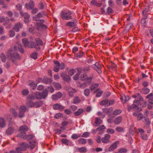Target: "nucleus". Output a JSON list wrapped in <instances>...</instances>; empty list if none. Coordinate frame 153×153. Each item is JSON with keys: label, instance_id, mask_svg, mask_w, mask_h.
Wrapping results in <instances>:
<instances>
[{"label": "nucleus", "instance_id": "nucleus-1", "mask_svg": "<svg viewBox=\"0 0 153 153\" xmlns=\"http://www.w3.org/2000/svg\"><path fill=\"white\" fill-rule=\"evenodd\" d=\"M132 97L136 99L134 101L133 104L131 106L128 107V111L133 110L134 111H137V112H134L133 113V116L137 117L138 120H141L143 117L142 113L139 112L141 111V108H139L138 105L140 104L142 107L145 106L147 104L146 100H143V98L139 93H136L132 95Z\"/></svg>", "mask_w": 153, "mask_h": 153}, {"label": "nucleus", "instance_id": "nucleus-2", "mask_svg": "<svg viewBox=\"0 0 153 153\" xmlns=\"http://www.w3.org/2000/svg\"><path fill=\"white\" fill-rule=\"evenodd\" d=\"M16 50L17 47L14 46L13 48L9 50L7 52V55L8 58L15 63L16 62L17 60L20 59L21 58L20 56L17 53Z\"/></svg>", "mask_w": 153, "mask_h": 153}, {"label": "nucleus", "instance_id": "nucleus-3", "mask_svg": "<svg viewBox=\"0 0 153 153\" xmlns=\"http://www.w3.org/2000/svg\"><path fill=\"white\" fill-rule=\"evenodd\" d=\"M35 99V97L33 95H29L27 97L26 105L29 107H34L38 108L40 107L43 104V102L41 101H36L35 102H33Z\"/></svg>", "mask_w": 153, "mask_h": 153}, {"label": "nucleus", "instance_id": "nucleus-4", "mask_svg": "<svg viewBox=\"0 0 153 153\" xmlns=\"http://www.w3.org/2000/svg\"><path fill=\"white\" fill-rule=\"evenodd\" d=\"M22 42L25 47L31 48H34L37 50H39L40 48V47H37L36 48V43L32 40L28 41L26 38L23 39Z\"/></svg>", "mask_w": 153, "mask_h": 153}, {"label": "nucleus", "instance_id": "nucleus-5", "mask_svg": "<svg viewBox=\"0 0 153 153\" xmlns=\"http://www.w3.org/2000/svg\"><path fill=\"white\" fill-rule=\"evenodd\" d=\"M30 145L29 146L25 143L22 142L20 144V148L22 151L26 150L27 147H29L30 149H32L37 145V143L35 141H32L30 142Z\"/></svg>", "mask_w": 153, "mask_h": 153}, {"label": "nucleus", "instance_id": "nucleus-6", "mask_svg": "<svg viewBox=\"0 0 153 153\" xmlns=\"http://www.w3.org/2000/svg\"><path fill=\"white\" fill-rule=\"evenodd\" d=\"M27 126L25 125L19 127V130L20 132L17 135L19 137H24L26 135V132L28 130Z\"/></svg>", "mask_w": 153, "mask_h": 153}, {"label": "nucleus", "instance_id": "nucleus-7", "mask_svg": "<svg viewBox=\"0 0 153 153\" xmlns=\"http://www.w3.org/2000/svg\"><path fill=\"white\" fill-rule=\"evenodd\" d=\"M71 15L72 12L70 11H62L61 16L63 20H69L72 19Z\"/></svg>", "mask_w": 153, "mask_h": 153}, {"label": "nucleus", "instance_id": "nucleus-8", "mask_svg": "<svg viewBox=\"0 0 153 153\" xmlns=\"http://www.w3.org/2000/svg\"><path fill=\"white\" fill-rule=\"evenodd\" d=\"M135 132L137 133H140V137L141 139L144 140H147L148 136L145 133V131L142 128H139L138 130L135 131Z\"/></svg>", "mask_w": 153, "mask_h": 153}, {"label": "nucleus", "instance_id": "nucleus-9", "mask_svg": "<svg viewBox=\"0 0 153 153\" xmlns=\"http://www.w3.org/2000/svg\"><path fill=\"white\" fill-rule=\"evenodd\" d=\"M36 23V27L38 30H41L42 28H47V26L44 25V20H40L38 21Z\"/></svg>", "mask_w": 153, "mask_h": 153}, {"label": "nucleus", "instance_id": "nucleus-10", "mask_svg": "<svg viewBox=\"0 0 153 153\" xmlns=\"http://www.w3.org/2000/svg\"><path fill=\"white\" fill-rule=\"evenodd\" d=\"M91 67L94 70H96L98 74L102 73L101 66L99 63L96 62L94 64L92 65Z\"/></svg>", "mask_w": 153, "mask_h": 153}, {"label": "nucleus", "instance_id": "nucleus-11", "mask_svg": "<svg viewBox=\"0 0 153 153\" xmlns=\"http://www.w3.org/2000/svg\"><path fill=\"white\" fill-rule=\"evenodd\" d=\"M27 110V108L25 106H22L19 108V117H23L24 116V113Z\"/></svg>", "mask_w": 153, "mask_h": 153}, {"label": "nucleus", "instance_id": "nucleus-12", "mask_svg": "<svg viewBox=\"0 0 153 153\" xmlns=\"http://www.w3.org/2000/svg\"><path fill=\"white\" fill-rule=\"evenodd\" d=\"M23 27V25L21 23H17L15 24L13 29L16 32H18L19 31L20 29L22 28Z\"/></svg>", "mask_w": 153, "mask_h": 153}, {"label": "nucleus", "instance_id": "nucleus-13", "mask_svg": "<svg viewBox=\"0 0 153 153\" xmlns=\"http://www.w3.org/2000/svg\"><path fill=\"white\" fill-rule=\"evenodd\" d=\"M53 108L54 110H59L60 111H63L65 107L61 104L58 103H56L53 105Z\"/></svg>", "mask_w": 153, "mask_h": 153}, {"label": "nucleus", "instance_id": "nucleus-14", "mask_svg": "<svg viewBox=\"0 0 153 153\" xmlns=\"http://www.w3.org/2000/svg\"><path fill=\"white\" fill-rule=\"evenodd\" d=\"M111 136L108 134H105L104 137L102 138L101 141L104 143H107L110 141Z\"/></svg>", "mask_w": 153, "mask_h": 153}, {"label": "nucleus", "instance_id": "nucleus-15", "mask_svg": "<svg viewBox=\"0 0 153 153\" xmlns=\"http://www.w3.org/2000/svg\"><path fill=\"white\" fill-rule=\"evenodd\" d=\"M35 3L33 0H30L28 3L25 4V6L28 9H32L34 7Z\"/></svg>", "mask_w": 153, "mask_h": 153}, {"label": "nucleus", "instance_id": "nucleus-16", "mask_svg": "<svg viewBox=\"0 0 153 153\" xmlns=\"http://www.w3.org/2000/svg\"><path fill=\"white\" fill-rule=\"evenodd\" d=\"M80 79L82 81L86 80L89 82H91L92 79V77H88L87 75L84 74L81 75Z\"/></svg>", "mask_w": 153, "mask_h": 153}, {"label": "nucleus", "instance_id": "nucleus-17", "mask_svg": "<svg viewBox=\"0 0 153 153\" xmlns=\"http://www.w3.org/2000/svg\"><path fill=\"white\" fill-rule=\"evenodd\" d=\"M62 96V94L60 92H58L52 96L51 98L53 100H56L60 98Z\"/></svg>", "mask_w": 153, "mask_h": 153}, {"label": "nucleus", "instance_id": "nucleus-18", "mask_svg": "<svg viewBox=\"0 0 153 153\" xmlns=\"http://www.w3.org/2000/svg\"><path fill=\"white\" fill-rule=\"evenodd\" d=\"M118 141H116L109 148L108 150L109 151H112L116 149L117 147V145L119 144Z\"/></svg>", "mask_w": 153, "mask_h": 153}, {"label": "nucleus", "instance_id": "nucleus-19", "mask_svg": "<svg viewBox=\"0 0 153 153\" xmlns=\"http://www.w3.org/2000/svg\"><path fill=\"white\" fill-rule=\"evenodd\" d=\"M69 96L71 97L74 96V94L76 93L77 90L76 89L73 88H70L68 90Z\"/></svg>", "mask_w": 153, "mask_h": 153}, {"label": "nucleus", "instance_id": "nucleus-20", "mask_svg": "<svg viewBox=\"0 0 153 153\" xmlns=\"http://www.w3.org/2000/svg\"><path fill=\"white\" fill-rule=\"evenodd\" d=\"M61 76L63 78L64 80L66 81H69L70 79V77L66 74L65 73H62Z\"/></svg>", "mask_w": 153, "mask_h": 153}, {"label": "nucleus", "instance_id": "nucleus-21", "mask_svg": "<svg viewBox=\"0 0 153 153\" xmlns=\"http://www.w3.org/2000/svg\"><path fill=\"white\" fill-rule=\"evenodd\" d=\"M122 118L121 116H119L115 118L114 121V123L116 125H118L122 122Z\"/></svg>", "mask_w": 153, "mask_h": 153}, {"label": "nucleus", "instance_id": "nucleus-22", "mask_svg": "<svg viewBox=\"0 0 153 153\" xmlns=\"http://www.w3.org/2000/svg\"><path fill=\"white\" fill-rule=\"evenodd\" d=\"M146 98L149 99V102L150 103L153 104V95L150 93L146 97Z\"/></svg>", "mask_w": 153, "mask_h": 153}, {"label": "nucleus", "instance_id": "nucleus-23", "mask_svg": "<svg viewBox=\"0 0 153 153\" xmlns=\"http://www.w3.org/2000/svg\"><path fill=\"white\" fill-rule=\"evenodd\" d=\"M20 13L22 16L25 19H28L30 18V15L27 13H23L22 11H20Z\"/></svg>", "mask_w": 153, "mask_h": 153}, {"label": "nucleus", "instance_id": "nucleus-24", "mask_svg": "<svg viewBox=\"0 0 153 153\" xmlns=\"http://www.w3.org/2000/svg\"><path fill=\"white\" fill-rule=\"evenodd\" d=\"M78 151L81 153H85L87 151V149L85 147H82L80 148H76Z\"/></svg>", "mask_w": 153, "mask_h": 153}, {"label": "nucleus", "instance_id": "nucleus-25", "mask_svg": "<svg viewBox=\"0 0 153 153\" xmlns=\"http://www.w3.org/2000/svg\"><path fill=\"white\" fill-rule=\"evenodd\" d=\"M43 82L46 84H50L52 82V80L50 78H48L46 77H45L43 79Z\"/></svg>", "mask_w": 153, "mask_h": 153}, {"label": "nucleus", "instance_id": "nucleus-26", "mask_svg": "<svg viewBox=\"0 0 153 153\" xmlns=\"http://www.w3.org/2000/svg\"><path fill=\"white\" fill-rule=\"evenodd\" d=\"M95 119V123L96 125L95 126H98L102 123V121L100 118L97 117H96Z\"/></svg>", "mask_w": 153, "mask_h": 153}, {"label": "nucleus", "instance_id": "nucleus-27", "mask_svg": "<svg viewBox=\"0 0 153 153\" xmlns=\"http://www.w3.org/2000/svg\"><path fill=\"white\" fill-rule=\"evenodd\" d=\"M35 40L36 43V48L37 47H39V45H42V40L39 38H36L35 39Z\"/></svg>", "mask_w": 153, "mask_h": 153}, {"label": "nucleus", "instance_id": "nucleus-28", "mask_svg": "<svg viewBox=\"0 0 153 153\" xmlns=\"http://www.w3.org/2000/svg\"><path fill=\"white\" fill-rule=\"evenodd\" d=\"M83 112L82 109H79L77 111L74 113V115L75 116H78L82 114Z\"/></svg>", "mask_w": 153, "mask_h": 153}, {"label": "nucleus", "instance_id": "nucleus-29", "mask_svg": "<svg viewBox=\"0 0 153 153\" xmlns=\"http://www.w3.org/2000/svg\"><path fill=\"white\" fill-rule=\"evenodd\" d=\"M13 129L11 127L9 128L6 131V134L7 135H10L13 132Z\"/></svg>", "mask_w": 153, "mask_h": 153}, {"label": "nucleus", "instance_id": "nucleus-30", "mask_svg": "<svg viewBox=\"0 0 153 153\" xmlns=\"http://www.w3.org/2000/svg\"><path fill=\"white\" fill-rule=\"evenodd\" d=\"M141 120L143 122L147 123L148 124H150V121H149V118L147 117H145L143 116Z\"/></svg>", "mask_w": 153, "mask_h": 153}, {"label": "nucleus", "instance_id": "nucleus-31", "mask_svg": "<svg viewBox=\"0 0 153 153\" xmlns=\"http://www.w3.org/2000/svg\"><path fill=\"white\" fill-rule=\"evenodd\" d=\"M87 85L85 83H82L80 82H78L77 83V86L82 88H83L86 87Z\"/></svg>", "mask_w": 153, "mask_h": 153}, {"label": "nucleus", "instance_id": "nucleus-32", "mask_svg": "<svg viewBox=\"0 0 153 153\" xmlns=\"http://www.w3.org/2000/svg\"><path fill=\"white\" fill-rule=\"evenodd\" d=\"M35 97L38 100L42 99L41 93L39 92H36L35 94Z\"/></svg>", "mask_w": 153, "mask_h": 153}, {"label": "nucleus", "instance_id": "nucleus-33", "mask_svg": "<svg viewBox=\"0 0 153 153\" xmlns=\"http://www.w3.org/2000/svg\"><path fill=\"white\" fill-rule=\"evenodd\" d=\"M42 96V98H45L48 95V91L47 90L45 89L41 93Z\"/></svg>", "mask_w": 153, "mask_h": 153}, {"label": "nucleus", "instance_id": "nucleus-34", "mask_svg": "<svg viewBox=\"0 0 153 153\" xmlns=\"http://www.w3.org/2000/svg\"><path fill=\"white\" fill-rule=\"evenodd\" d=\"M122 111L120 109H117L114 110L113 112V115H118L121 113Z\"/></svg>", "mask_w": 153, "mask_h": 153}, {"label": "nucleus", "instance_id": "nucleus-35", "mask_svg": "<svg viewBox=\"0 0 153 153\" xmlns=\"http://www.w3.org/2000/svg\"><path fill=\"white\" fill-rule=\"evenodd\" d=\"M108 100H102L100 103L101 105H105V106H108Z\"/></svg>", "mask_w": 153, "mask_h": 153}, {"label": "nucleus", "instance_id": "nucleus-36", "mask_svg": "<svg viewBox=\"0 0 153 153\" xmlns=\"http://www.w3.org/2000/svg\"><path fill=\"white\" fill-rule=\"evenodd\" d=\"M86 140L83 138H80L78 140V143L79 144H84L86 143Z\"/></svg>", "mask_w": 153, "mask_h": 153}, {"label": "nucleus", "instance_id": "nucleus-37", "mask_svg": "<svg viewBox=\"0 0 153 153\" xmlns=\"http://www.w3.org/2000/svg\"><path fill=\"white\" fill-rule=\"evenodd\" d=\"M94 92L97 93L96 96L98 97H100L103 93L102 91L100 90L99 89H97Z\"/></svg>", "mask_w": 153, "mask_h": 153}, {"label": "nucleus", "instance_id": "nucleus-38", "mask_svg": "<svg viewBox=\"0 0 153 153\" xmlns=\"http://www.w3.org/2000/svg\"><path fill=\"white\" fill-rule=\"evenodd\" d=\"M33 136L31 134H29L27 136H24V137H21V138H22L24 139L25 140H30L32 139L33 138Z\"/></svg>", "mask_w": 153, "mask_h": 153}, {"label": "nucleus", "instance_id": "nucleus-39", "mask_svg": "<svg viewBox=\"0 0 153 153\" xmlns=\"http://www.w3.org/2000/svg\"><path fill=\"white\" fill-rule=\"evenodd\" d=\"M42 14L40 13H38L36 17H34L33 19L34 21H38V18H42Z\"/></svg>", "mask_w": 153, "mask_h": 153}, {"label": "nucleus", "instance_id": "nucleus-40", "mask_svg": "<svg viewBox=\"0 0 153 153\" xmlns=\"http://www.w3.org/2000/svg\"><path fill=\"white\" fill-rule=\"evenodd\" d=\"M75 23L74 22H69L67 23L66 25L67 26L72 27L75 26Z\"/></svg>", "mask_w": 153, "mask_h": 153}, {"label": "nucleus", "instance_id": "nucleus-41", "mask_svg": "<svg viewBox=\"0 0 153 153\" xmlns=\"http://www.w3.org/2000/svg\"><path fill=\"white\" fill-rule=\"evenodd\" d=\"M81 102V100L78 97L74 98L73 100V103L74 104L78 103Z\"/></svg>", "mask_w": 153, "mask_h": 153}, {"label": "nucleus", "instance_id": "nucleus-42", "mask_svg": "<svg viewBox=\"0 0 153 153\" xmlns=\"http://www.w3.org/2000/svg\"><path fill=\"white\" fill-rule=\"evenodd\" d=\"M80 135L79 134H74L71 135V138L73 139H76L80 137Z\"/></svg>", "mask_w": 153, "mask_h": 153}, {"label": "nucleus", "instance_id": "nucleus-43", "mask_svg": "<svg viewBox=\"0 0 153 153\" xmlns=\"http://www.w3.org/2000/svg\"><path fill=\"white\" fill-rule=\"evenodd\" d=\"M128 152V150L126 148H123L118 150V152L120 153H126Z\"/></svg>", "mask_w": 153, "mask_h": 153}, {"label": "nucleus", "instance_id": "nucleus-44", "mask_svg": "<svg viewBox=\"0 0 153 153\" xmlns=\"http://www.w3.org/2000/svg\"><path fill=\"white\" fill-rule=\"evenodd\" d=\"M140 91L142 93L145 94H148L149 92V90L148 88H144L142 89Z\"/></svg>", "mask_w": 153, "mask_h": 153}, {"label": "nucleus", "instance_id": "nucleus-45", "mask_svg": "<svg viewBox=\"0 0 153 153\" xmlns=\"http://www.w3.org/2000/svg\"><path fill=\"white\" fill-rule=\"evenodd\" d=\"M16 10L19 11L20 12L22 11L21 10L22 8V5L20 4H18L16 5Z\"/></svg>", "mask_w": 153, "mask_h": 153}, {"label": "nucleus", "instance_id": "nucleus-46", "mask_svg": "<svg viewBox=\"0 0 153 153\" xmlns=\"http://www.w3.org/2000/svg\"><path fill=\"white\" fill-rule=\"evenodd\" d=\"M9 21L10 19L7 17H4L3 22L4 25H6L9 22Z\"/></svg>", "mask_w": 153, "mask_h": 153}, {"label": "nucleus", "instance_id": "nucleus-47", "mask_svg": "<svg viewBox=\"0 0 153 153\" xmlns=\"http://www.w3.org/2000/svg\"><path fill=\"white\" fill-rule=\"evenodd\" d=\"M84 52L80 51L75 55L78 58H80L84 55Z\"/></svg>", "mask_w": 153, "mask_h": 153}, {"label": "nucleus", "instance_id": "nucleus-48", "mask_svg": "<svg viewBox=\"0 0 153 153\" xmlns=\"http://www.w3.org/2000/svg\"><path fill=\"white\" fill-rule=\"evenodd\" d=\"M5 124L4 123V120L2 118H0V127H3L4 126Z\"/></svg>", "mask_w": 153, "mask_h": 153}, {"label": "nucleus", "instance_id": "nucleus-49", "mask_svg": "<svg viewBox=\"0 0 153 153\" xmlns=\"http://www.w3.org/2000/svg\"><path fill=\"white\" fill-rule=\"evenodd\" d=\"M90 91L89 89L87 88L84 90V94L85 96L88 97L90 94Z\"/></svg>", "mask_w": 153, "mask_h": 153}, {"label": "nucleus", "instance_id": "nucleus-50", "mask_svg": "<svg viewBox=\"0 0 153 153\" xmlns=\"http://www.w3.org/2000/svg\"><path fill=\"white\" fill-rule=\"evenodd\" d=\"M54 86L56 89L58 90L60 89L61 88V85L57 83H54Z\"/></svg>", "mask_w": 153, "mask_h": 153}, {"label": "nucleus", "instance_id": "nucleus-51", "mask_svg": "<svg viewBox=\"0 0 153 153\" xmlns=\"http://www.w3.org/2000/svg\"><path fill=\"white\" fill-rule=\"evenodd\" d=\"M98 84H95L92 85L91 87V90H93L97 88L98 86Z\"/></svg>", "mask_w": 153, "mask_h": 153}, {"label": "nucleus", "instance_id": "nucleus-52", "mask_svg": "<svg viewBox=\"0 0 153 153\" xmlns=\"http://www.w3.org/2000/svg\"><path fill=\"white\" fill-rule=\"evenodd\" d=\"M10 111L12 114L14 115L15 117H17L18 114L17 112H16L15 110L13 108H12L10 109Z\"/></svg>", "mask_w": 153, "mask_h": 153}, {"label": "nucleus", "instance_id": "nucleus-53", "mask_svg": "<svg viewBox=\"0 0 153 153\" xmlns=\"http://www.w3.org/2000/svg\"><path fill=\"white\" fill-rule=\"evenodd\" d=\"M29 90L28 89H24L22 91V94L24 96H26L29 93Z\"/></svg>", "mask_w": 153, "mask_h": 153}, {"label": "nucleus", "instance_id": "nucleus-54", "mask_svg": "<svg viewBox=\"0 0 153 153\" xmlns=\"http://www.w3.org/2000/svg\"><path fill=\"white\" fill-rule=\"evenodd\" d=\"M90 134V132H85L81 136L82 137H87L89 136Z\"/></svg>", "mask_w": 153, "mask_h": 153}, {"label": "nucleus", "instance_id": "nucleus-55", "mask_svg": "<svg viewBox=\"0 0 153 153\" xmlns=\"http://www.w3.org/2000/svg\"><path fill=\"white\" fill-rule=\"evenodd\" d=\"M62 117V114L60 113L56 114L54 116L55 118L57 119H59Z\"/></svg>", "mask_w": 153, "mask_h": 153}, {"label": "nucleus", "instance_id": "nucleus-56", "mask_svg": "<svg viewBox=\"0 0 153 153\" xmlns=\"http://www.w3.org/2000/svg\"><path fill=\"white\" fill-rule=\"evenodd\" d=\"M105 127L104 125H101L97 128V131H100L102 130L105 129Z\"/></svg>", "mask_w": 153, "mask_h": 153}, {"label": "nucleus", "instance_id": "nucleus-57", "mask_svg": "<svg viewBox=\"0 0 153 153\" xmlns=\"http://www.w3.org/2000/svg\"><path fill=\"white\" fill-rule=\"evenodd\" d=\"M102 111L104 113L109 114L110 113V109L109 108H103Z\"/></svg>", "mask_w": 153, "mask_h": 153}, {"label": "nucleus", "instance_id": "nucleus-58", "mask_svg": "<svg viewBox=\"0 0 153 153\" xmlns=\"http://www.w3.org/2000/svg\"><path fill=\"white\" fill-rule=\"evenodd\" d=\"M107 132L109 134H113L115 132V131L114 129L111 128H108L107 130Z\"/></svg>", "mask_w": 153, "mask_h": 153}, {"label": "nucleus", "instance_id": "nucleus-59", "mask_svg": "<svg viewBox=\"0 0 153 153\" xmlns=\"http://www.w3.org/2000/svg\"><path fill=\"white\" fill-rule=\"evenodd\" d=\"M18 48L20 53H23L24 52V49L22 48V45L21 44L18 45Z\"/></svg>", "mask_w": 153, "mask_h": 153}, {"label": "nucleus", "instance_id": "nucleus-60", "mask_svg": "<svg viewBox=\"0 0 153 153\" xmlns=\"http://www.w3.org/2000/svg\"><path fill=\"white\" fill-rule=\"evenodd\" d=\"M37 53L36 52H34L31 55V56L32 58L36 59L37 58Z\"/></svg>", "mask_w": 153, "mask_h": 153}, {"label": "nucleus", "instance_id": "nucleus-61", "mask_svg": "<svg viewBox=\"0 0 153 153\" xmlns=\"http://www.w3.org/2000/svg\"><path fill=\"white\" fill-rule=\"evenodd\" d=\"M91 3L93 5L96 6H98L99 4L98 3L96 0H93L91 1Z\"/></svg>", "mask_w": 153, "mask_h": 153}, {"label": "nucleus", "instance_id": "nucleus-62", "mask_svg": "<svg viewBox=\"0 0 153 153\" xmlns=\"http://www.w3.org/2000/svg\"><path fill=\"white\" fill-rule=\"evenodd\" d=\"M9 36L10 37H13L15 35V31L13 30H10L9 31Z\"/></svg>", "mask_w": 153, "mask_h": 153}, {"label": "nucleus", "instance_id": "nucleus-63", "mask_svg": "<svg viewBox=\"0 0 153 153\" xmlns=\"http://www.w3.org/2000/svg\"><path fill=\"white\" fill-rule=\"evenodd\" d=\"M116 130L118 132H123V128L120 127H116Z\"/></svg>", "mask_w": 153, "mask_h": 153}, {"label": "nucleus", "instance_id": "nucleus-64", "mask_svg": "<svg viewBox=\"0 0 153 153\" xmlns=\"http://www.w3.org/2000/svg\"><path fill=\"white\" fill-rule=\"evenodd\" d=\"M75 70L73 69H71L69 71V74L70 76H72L75 73Z\"/></svg>", "mask_w": 153, "mask_h": 153}]
</instances>
